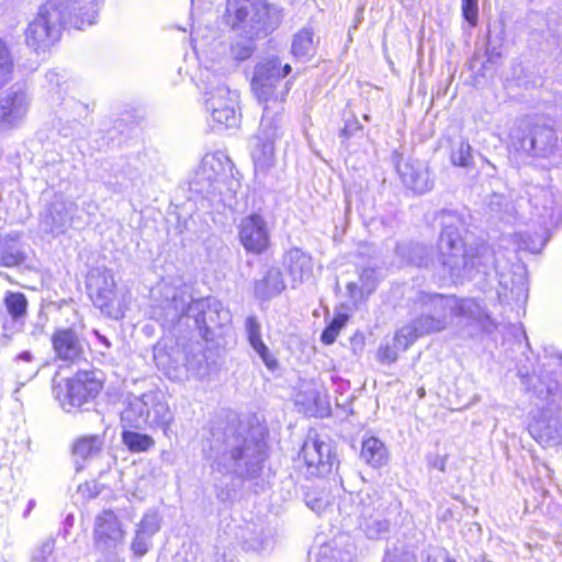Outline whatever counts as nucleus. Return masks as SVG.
Returning <instances> with one entry per match:
<instances>
[{"label": "nucleus", "instance_id": "2f4dec72", "mask_svg": "<svg viewBox=\"0 0 562 562\" xmlns=\"http://www.w3.org/2000/svg\"><path fill=\"white\" fill-rule=\"evenodd\" d=\"M3 304L12 322L22 325L29 305L26 296L21 292L8 291L4 294Z\"/></svg>", "mask_w": 562, "mask_h": 562}, {"label": "nucleus", "instance_id": "ea45409f", "mask_svg": "<svg viewBox=\"0 0 562 562\" xmlns=\"http://www.w3.org/2000/svg\"><path fill=\"white\" fill-rule=\"evenodd\" d=\"M161 527V517L156 510H149L144 514L142 520L136 526V530L153 538Z\"/></svg>", "mask_w": 562, "mask_h": 562}, {"label": "nucleus", "instance_id": "37998d69", "mask_svg": "<svg viewBox=\"0 0 562 562\" xmlns=\"http://www.w3.org/2000/svg\"><path fill=\"white\" fill-rule=\"evenodd\" d=\"M151 547V538L140 533L139 531H135V537L131 543V550L134 555L140 558L145 555Z\"/></svg>", "mask_w": 562, "mask_h": 562}, {"label": "nucleus", "instance_id": "dca6fc26", "mask_svg": "<svg viewBox=\"0 0 562 562\" xmlns=\"http://www.w3.org/2000/svg\"><path fill=\"white\" fill-rule=\"evenodd\" d=\"M356 504L353 515L358 516L359 526L370 539L382 537L389 531L390 522L384 518V504L376 491H361L352 496Z\"/></svg>", "mask_w": 562, "mask_h": 562}, {"label": "nucleus", "instance_id": "4be33fe9", "mask_svg": "<svg viewBox=\"0 0 562 562\" xmlns=\"http://www.w3.org/2000/svg\"><path fill=\"white\" fill-rule=\"evenodd\" d=\"M396 169L403 183L412 191L424 194L431 190L434 182L424 161L407 159L397 162Z\"/></svg>", "mask_w": 562, "mask_h": 562}, {"label": "nucleus", "instance_id": "c85d7f7f", "mask_svg": "<svg viewBox=\"0 0 562 562\" xmlns=\"http://www.w3.org/2000/svg\"><path fill=\"white\" fill-rule=\"evenodd\" d=\"M360 458L372 468H381L389 460L385 445L376 437H369L362 441Z\"/></svg>", "mask_w": 562, "mask_h": 562}, {"label": "nucleus", "instance_id": "423d86ee", "mask_svg": "<svg viewBox=\"0 0 562 562\" xmlns=\"http://www.w3.org/2000/svg\"><path fill=\"white\" fill-rule=\"evenodd\" d=\"M212 467L220 472L254 476L265 460V443L247 440L233 428L216 436L209 450Z\"/></svg>", "mask_w": 562, "mask_h": 562}, {"label": "nucleus", "instance_id": "6e6d98bb", "mask_svg": "<svg viewBox=\"0 0 562 562\" xmlns=\"http://www.w3.org/2000/svg\"><path fill=\"white\" fill-rule=\"evenodd\" d=\"M554 222H555V221L553 220V216H552V215H550L548 218H547V217H544V218H543V221H542V223H543L544 225L553 224Z\"/></svg>", "mask_w": 562, "mask_h": 562}, {"label": "nucleus", "instance_id": "0eeeda50", "mask_svg": "<svg viewBox=\"0 0 562 562\" xmlns=\"http://www.w3.org/2000/svg\"><path fill=\"white\" fill-rule=\"evenodd\" d=\"M173 419L167 397L159 390L134 396L121 413L123 428L160 429L167 437L171 431Z\"/></svg>", "mask_w": 562, "mask_h": 562}, {"label": "nucleus", "instance_id": "603ef678", "mask_svg": "<svg viewBox=\"0 0 562 562\" xmlns=\"http://www.w3.org/2000/svg\"><path fill=\"white\" fill-rule=\"evenodd\" d=\"M94 335L97 336L98 340L105 346V348L111 347V342L105 336L101 335L98 330H94Z\"/></svg>", "mask_w": 562, "mask_h": 562}, {"label": "nucleus", "instance_id": "bf43d9fd", "mask_svg": "<svg viewBox=\"0 0 562 562\" xmlns=\"http://www.w3.org/2000/svg\"><path fill=\"white\" fill-rule=\"evenodd\" d=\"M446 562H457V561H454V560L450 559L449 557H447L446 558Z\"/></svg>", "mask_w": 562, "mask_h": 562}, {"label": "nucleus", "instance_id": "aec40b11", "mask_svg": "<svg viewBox=\"0 0 562 562\" xmlns=\"http://www.w3.org/2000/svg\"><path fill=\"white\" fill-rule=\"evenodd\" d=\"M76 203L56 198L42 215V225L54 235L65 233L75 221Z\"/></svg>", "mask_w": 562, "mask_h": 562}, {"label": "nucleus", "instance_id": "a19ab883", "mask_svg": "<svg viewBox=\"0 0 562 562\" xmlns=\"http://www.w3.org/2000/svg\"><path fill=\"white\" fill-rule=\"evenodd\" d=\"M472 147L467 140H460L451 151V162L459 167H470L472 164Z\"/></svg>", "mask_w": 562, "mask_h": 562}, {"label": "nucleus", "instance_id": "b1692460", "mask_svg": "<svg viewBox=\"0 0 562 562\" xmlns=\"http://www.w3.org/2000/svg\"><path fill=\"white\" fill-rule=\"evenodd\" d=\"M498 297L502 301L522 304L528 297V285L522 272L499 273Z\"/></svg>", "mask_w": 562, "mask_h": 562}, {"label": "nucleus", "instance_id": "09e8293b", "mask_svg": "<svg viewBox=\"0 0 562 562\" xmlns=\"http://www.w3.org/2000/svg\"><path fill=\"white\" fill-rule=\"evenodd\" d=\"M319 401V394L315 389L308 390V397L306 400H301V395H297L296 403L306 406L311 409L313 406H317Z\"/></svg>", "mask_w": 562, "mask_h": 562}, {"label": "nucleus", "instance_id": "f03ea898", "mask_svg": "<svg viewBox=\"0 0 562 562\" xmlns=\"http://www.w3.org/2000/svg\"><path fill=\"white\" fill-rule=\"evenodd\" d=\"M415 304L419 305L420 315L395 334V344L403 351L417 338L443 330L453 317L472 321L486 331L496 326L488 313L472 299L419 292Z\"/></svg>", "mask_w": 562, "mask_h": 562}, {"label": "nucleus", "instance_id": "412c9836", "mask_svg": "<svg viewBox=\"0 0 562 562\" xmlns=\"http://www.w3.org/2000/svg\"><path fill=\"white\" fill-rule=\"evenodd\" d=\"M301 457L311 475L324 474L330 471L331 446L319 439L318 436H310L305 440L301 449Z\"/></svg>", "mask_w": 562, "mask_h": 562}, {"label": "nucleus", "instance_id": "6e6552de", "mask_svg": "<svg viewBox=\"0 0 562 562\" xmlns=\"http://www.w3.org/2000/svg\"><path fill=\"white\" fill-rule=\"evenodd\" d=\"M228 23L248 37L267 36L280 25L282 10L266 0H227Z\"/></svg>", "mask_w": 562, "mask_h": 562}, {"label": "nucleus", "instance_id": "2eb2a0df", "mask_svg": "<svg viewBox=\"0 0 562 562\" xmlns=\"http://www.w3.org/2000/svg\"><path fill=\"white\" fill-rule=\"evenodd\" d=\"M228 164V159L221 154H206L190 182L192 190L207 195H220L225 202L228 196L225 191Z\"/></svg>", "mask_w": 562, "mask_h": 562}, {"label": "nucleus", "instance_id": "3c124183", "mask_svg": "<svg viewBox=\"0 0 562 562\" xmlns=\"http://www.w3.org/2000/svg\"><path fill=\"white\" fill-rule=\"evenodd\" d=\"M338 333L336 331L335 326H328L322 334V341L326 345L333 344L337 338Z\"/></svg>", "mask_w": 562, "mask_h": 562}, {"label": "nucleus", "instance_id": "de8ad7c7", "mask_svg": "<svg viewBox=\"0 0 562 562\" xmlns=\"http://www.w3.org/2000/svg\"><path fill=\"white\" fill-rule=\"evenodd\" d=\"M383 562H415V557L408 551L395 548L386 551Z\"/></svg>", "mask_w": 562, "mask_h": 562}, {"label": "nucleus", "instance_id": "4468645a", "mask_svg": "<svg viewBox=\"0 0 562 562\" xmlns=\"http://www.w3.org/2000/svg\"><path fill=\"white\" fill-rule=\"evenodd\" d=\"M102 389L101 381L92 371H79L71 379L54 387V393L64 411L70 413L93 400Z\"/></svg>", "mask_w": 562, "mask_h": 562}, {"label": "nucleus", "instance_id": "052dcab7", "mask_svg": "<svg viewBox=\"0 0 562 562\" xmlns=\"http://www.w3.org/2000/svg\"><path fill=\"white\" fill-rule=\"evenodd\" d=\"M559 361L562 363V357L559 358Z\"/></svg>", "mask_w": 562, "mask_h": 562}, {"label": "nucleus", "instance_id": "9d476101", "mask_svg": "<svg viewBox=\"0 0 562 562\" xmlns=\"http://www.w3.org/2000/svg\"><path fill=\"white\" fill-rule=\"evenodd\" d=\"M154 360L168 379L182 381L189 371H199L204 362V355L199 342L166 338L154 347Z\"/></svg>", "mask_w": 562, "mask_h": 562}, {"label": "nucleus", "instance_id": "a211bd4d", "mask_svg": "<svg viewBox=\"0 0 562 562\" xmlns=\"http://www.w3.org/2000/svg\"><path fill=\"white\" fill-rule=\"evenodd\" d=\"M31 99L26 90L19 85L12 86L0 97V127L12 128L19 125L27 114Z\"/></svg>", "mask_w": 562, "mask_h": 562}, {"label": "nucleus", "instance_id": "f3484780", "mask_svg": "<svg viewBox=\"0 0 562 562\" xmlns=\"http://www.w3.org/2000/svg\"><path fill=\"white\" fill-rule=\"evenodd\" d=\"M125 533L112 510L102 512L95 519L94 547L101 553H116L124 544Z\"/></svg>", "mask_w": 562, "mask_h": 562}, {"label": "nucleus", "instance_id": "a878e982", "mask_svg": "<svg viewBox=\"0 0 562 562\" xmlns=\"http://www.w3.org/2000/svg\"><path fill=\"white\" fill-rule=\"evenodd\" d=\"M25 260V247L20 234H8L0 237V266L14 268Z\"/></svg>", "mask_w": 562, "mask_h": 562}, {"label": "nucleus", "instance_id": "4d7b16f0", "mask_svg": "<svg viewBox=\"0 0 562 562\" xmlns=\"http://www.w3.org/2000/svg\"><path fill=\"white\" fill-rule=\"evenodd\" d=\"M342 134H346V135H347V134H349V128H348V127H345V128L342 130Z\"/></svg>", "mask_w": 562, "mask_h": 562}, {"label": "nucleus", "instance_id": "e433bc0d", "mask_svg": "<svg viewBox=\"0 0 562 562\" xmlns=\"http://www.w3.org/2000/svg\"><path fill=\"white\" fill-rule=\"evenodd\" d=\"M34 357L30 351H22L14 359L15 370L19 372V378L25 381L33 379L38 368L33 363Z\"/></svg>", "mask_w": 562, "mask_h": 562}, {"label": "nucleus", "instance_id": "39448f33", "mask_svg": "<svg viewBox=\"0 0 562 562\" xmlns=\"http://www.w3.org/2000/svg\"><path fill=\"white\" fill-rule=\"evenodd\" d=\"M441 232L438 250L441 265L453 278H472L475 273H487L495 265V257L488 245L480 244L464 247L461 229L463 220L452 211L440 214Z\"/></svg>", "mask_w": 562, "mask_h": 562}, {"label": "nucleus", "instance_id": "864d4df0", "mask_svg": "<svg viewBox=\"0 0 562 562\" xmlns=\"http://www.w3.org/2000/svg\"><path fill=\"white\" fill-rule=\"evenodd\" d=\"M345 319L342 318H335L329 326H335L336 331L339 333V329L344 326Z\"/></svg>", "mask_w": 562, "mask_h": 562}, {"label": "nucleus", "instance_id": "13d9d810", "mask_svg": "<svg viewBox=\"0 0 562 562\" xmlns=\"http://www.w3.org/2000/svg\"><path fill=\"white\" fill-rule=\"evenodd\" d=\"M439 468H440V470H441V471H443V469H445V463H443V461H441V462H440V467H439Z\"/></svg>", "mask_w": 562, "mask_h": 562}, {"label": "nucleus", "instance_id": "bb28decb", "mask_svg": "<svg viewBox=\"0 0 562 562\" xmlns=\"http://www.w3.org/2000/svg\"><path fill=\"white\" fill-rule=\"evenodd\" d=\"M246 333L251 348L257 352L265 366L270 371H274L279 366L278 360L273 357V355L269 351L268 347L262 341L260 324L255 316L247 317Z\"/></svg>", "mask_w": 562, "mask_h": 562}, {"label": "nucleus", "instance_id": "49530a36", "mask_svg": "<svg viewBox=\"0 0 562 562\" xmlns=\"http://www.w3.org/2000/svg\"><path fill=\"white\" fill-rule=\"evenodd\" d=\"M55 548L53 539H46L37 547L33 552V560L37 562H45L48 557L52 555Z\"/></svg>", "mask_w": 562, "mask_h": 562}, {"label": "nucleus", "instance_id": "9b49d317", "mask_svg": "<svg viewBox=\"0 0 562 562\" xmlns=\"http://www.w3.org/2000/svg\"><path fill=\"white\" fill-rule=\"evenodd\" d=\"M538 402L536 408L530 412L531 420L528 425L530 435L543 446L562 443V423L559 412L562 407V392L557 383L543 390H537Z\"/></svg>", "mask_w": 562, "mask_h": 562}, {"label": "nucleus", "instance_id": "58836bf2", "mask_svg": "<svg viewBox=\"0 0 562 562\" xmlns=\"http://www.w3.org/2000/svg\"><path fill=\"white\" fill-rule=\"evenodd\" d=\"M13 66L14 63L11 50L5 42L0 38V87L11 79Z\"/></svg>", "mask_w": 562, "mask_h": 562}, {"label": "nucleus", "instance_id": "7c9ffc66", "mask_svg": "<svg viewBox=\"0 0 562 562\" xmlns=\"http://www.w3.org/2000/svg\"><path fill=\"white\" fill-rule=\"evenodd\" d=\"M103 448V438L98 435H89L78 438L72 447V453L78 460H89L98 457Z\"/></svg>", "mask_w": 562, "mask_h": 562}, {"label": "nucleus", "instance_id": "4c0bfd02", "mask_svg": "<svg viewBox=\"0 0 562 562\" xmlns=\"http://www.w3.org/2000/svg\"><path fill=\"white\" fill-rule=\"evenodd\" d=\"M313 562H353L351 555L347 552L335 550L330 544H322L314 552Z\"/></svg>", "mask_w": 562, "mask_h": 562}, {"label": "nucleus", "instance_id": "c03bdc74", "mask_svg": "<svg viewBox=\"0 0 562 562\" xmlns=\"http://www.w3.org/2000/svg\"><path fill=\"white\" fill-rule=\"evenodd\" d=\"M461 11L463 19L471 25L475 26L479 20V0H461Z\"/></svg>", "mask_w": 562, "mask_h": 562}, {"label": "nucleus", "instance_id": "c756f323", "mask_svg": "<svg viewBox=\"0 0 562 562\" xmlns=\"http://www.w3.org/2000/svg\"><path fill=\"white\" fill-rule=\"evenodd\" d=\"M396 254L407 263L416 267H428L432 262L430 249L422 244L400 245Z\"/></svg>", "mask_w": 562, "mask_h": 562}, {"label": "nucleus", "instance_id": "5701e85b", "mask_svg": "<svg viewBox=\"0 0 562 562\" xmlns=\"http://www.w3.org/2000/svg\"><path fill=\"white\" fill-rule=\"evenodd\" d=\"M56 357L61 361L76 362L83 356V344L71 328H59L52 336Z\"/></svg>", "mask_w": 562, "mask_h": 562}, {"label": "nucleus", "instance_id": "f704fd0d", "mask_svg": "<svg viewBox=\"0 0 562 562\" xmlns=\"http://www.w3.org/2000/svg\"><path fill=\"white\" fill-rule=\"evenodd\" d=\"M122 440L133 452L147 451L155 445V441L150 436L127 430V428H124L123 430Z\"/></svg>", "mask_w": 562, "mask_h": 562}, {"label": "nucleus", "instance_id": "1a4fd4ad", "mask_svg": "<svg viewBox=\"0 0 562 562\" xmlns=\"http://www.w3.org/2000/svg\"><path fill=\"white\" fill-rule=\"evenodd\" d=\"M199 81L205 110L210 114L213 126H237L240 117L238 113V91L232 90L222 76L209 68L201 69Z\"/></svg>", "mask_w": 562, "mask_h": 562}, {"label": "nucleus", "instance_id": "393cba45", "mask_svg": "<svg viewBox=\"0 0 562 562\" xmlns=\"http://www.w3.org/2000/svg\"><path fill=\"white\" fill-rule=\"evenodd\" d=\"M283 265L293 288L312 277V258L297 248L291 249L285 254Z\"/></svg>", "mask_w": 562, "mask_h": 562}, {"label": "nucleus", "instance_id": "f8f14e48", "mask_svg": "<svg viewBox=\"0 0 562 562\" xmlns=\"http://www.w3.org/2000/svg\"><path fill=\"white\" fill-rule=\"evenodd\" d=\"M557 132L529 119L518 120L509 134V147L518 153L549 157L558 148Z\"/></svg>", "mask_w": 562, "mask_h": 562}, {"label": "nucleus", "instance_id": "6ab92c4d", "mask_svg": "<svg viewBox=\"0 0 562 562\" xmlns=\"http://www.w3.org/2000/svg\"><path fill=\"white\" fill-rule=\"evenodd\" d=\"M239 239L247 251L263 252L269 246V228L266 220L256 213L244 217L239 224Z\"/></svg>", "mask_w": 562, "mask_h": 562}, {"label": "nucleus", "instance_id": "5fc2aeb1", "mask_svg": "<svg viewBox=\"0 0 562 562\" xmlns=\"http://www.w3.org/2000/svg\"><path fill=\"white\" fill-rule=\"evenodd\" d=\"M43 331H44V325H42V324L35 325L34 329L31 333V335L34 336V337H38L40 335L43 334Z\"/></svg>", "mask_w": 562, "mask_h": 562}, {"label": "nucleus", "instance_id": "ddd939ff", "mask_svg": "<svg viewBox=\"0 0 562 562\" xmlns=\"http://www.w3.org/2000/svg\"><path fill=\"white\" fill-rule=\"evenodd\" d=\"M87 289L94 306L104 315L115 319L124 316V305L110 269L92 268L87 277Z\"/></svg>", "mask_w": 562, "mask_h": 562}, {"label": "nucleus", "instance_id": "20e7f679", "mask_svg": "<svg viewBox=\"0 0 562 562\" xmlns=\"http://www.w3.org/2000/svg\"><path fill=\"white\" fill-rule=\"evenodd\" d=\"M101 0H47L25 31L26 45L45 52L59 38L64 25L82 30L95 22Z\"/></svg>", "mask_w": 562, "mask_h": 562}, {"label": "nucleus", "instance_id": "72a5a7b5", "mask_svg": "<svg viewBox=\"0 0 562 562\" xmlns=\"http://www.w3.org/2000/svg\"><path fill=\"white\" fill-rule=\"evenodd\" d=\"M376 284V271L371 268H366L360 273V284L350 282L347 285V290L351 297H363L370 295L375 290Z\"/></svg>", "mask_w": 562, "mask_h": 562}, {"label": "nucleus", "instance_id": "cd10ccee", "mask_svg": "<svg viewBox=\"0 0 562 562\" xmlns=\"http://www.w3.org/2000/svg\"><path fill=\"white\" fill-rule=\"evenodd\" d=\"M284 289L281 271L278 268H271L261 280L256 281L254 291L257 297L269 300L279 295Z\"/></svg>", "mask_w": 562, "mask_h": 562}, {"label": "nucleus", "instance_id": "a18cd8bd", "mask_svg": "<svg viewBox=\"0 0 562 562\" xmlns=\"http://www.w3.org/2000/svg\"><path fill=\"white\" fill-rule=\"evenodd\" d=\"M398 350H402V349L398 348L395 342H394V346H390V345L380 346L378 349V359L382 363H393L397 359Z\"/></svg>", "mask_w": 562, "mask_h": 562}, {"label": "nucleus", "instance_id": "7ed1b4c3", "mask_svg": "<svg viewBox=\"0 0 562 562\" xmlns=\"http://www.w3.org/2000/svg\"><path fill=\"white\" fill-rule=\"evenodd\" d=\"M153 296L150 316L164 326H173L183 317L192 318L195 327L204 331L203 336L206 337L211 329L229 322L228 311L214 297L194 301L186 289L167 283L158 285Z\"/></svg>", "mask_w": 562, "mask_h": 562}, {"label": "nucleus", "instance_id": "8fccbe9b", "mask_svg": "<svg viewBox=\"0 0 562 562\" xmlns=\"http://www.w3.org/2000/svg\"><path fill=\"white\" fill-rule=\"evenodd\" d=\"M328 502L322 498H314L312 495H306V505L314 512L321 513L326 506Z\"/></svg>", "mask_w": 562, "mask_h": 562}, {"label": "nucleus", "instance_id": "f257e3e1", "mask_svg": "<svg viewBox=\"0 0 562 562\" xmlns=\"http://www.w3.org/2000/svg\"><path fill=\"white\" fill-rule=\"evenodd\" d=\"M291 70L285 64L281 68L278 58H271L259 63L255 67L251 87L259 102L265 103L258 133L251 157L257 178L266 173L274 166V143L283 134L282 117L278 110L281 102L278 94V86Z\"/></svg>", "mask_w": 562, "mask_h": 562}, {"label": "nucleus", "instance_id": "c9c22d12", "mask_svg": "<svg viewBox=\"0 0 562 562\" xmlns=\"http://www.w3.org/2000/svg\"><path fill=\"white\" fill-rule=\"evenodd\" d=\"M514 240L518 249L532 254L540 252L547 243V238L542 235H530L529 233H518L515 235Z\"/></svg>", "mask_w": 562, "mask_h": 562}, {"label": "nucleus", "instance_id": "473e14b6", "mask_svg": "<svg viewBox=\"0 0 562 562\" xmlns=\"http://www.w3.org/2000/svg\"><path fill=\"white\" fill-rule=\"evenodd\" d=\"M315 53L314 34L304 27L293 35L292 54L297 59H307Z\"/></svg>", "mask_w": 562, "mask_h": 562}, {"label": "nucleus", "instance_id": "79ce46f5", "mask_svg": "<svg viewBox=\"0 0 562 562\" xmlns=\"http://www.w3.org/2000/svg\"><path fill=\"white\" fill-rule=\"evenodd\" d=\"M252 38L247 36V40H239L232 44L231 54L235 60L243 61L252 55L255 49Z\"/></svg>", "mask_w": 562, "mask_h": 562}]
</instances>
